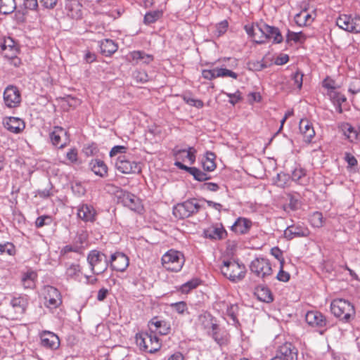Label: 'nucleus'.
I'll list each match as a JSON object with an SVG mask.
<instances>
[{
    "label": "nucleus",
    "instance_id": "nucleus-1",
    "mask_svg": "<svg viewBox=\"0 0 360 360\" xmlns=\"http://www.w3.org/2000/svg\"><path fill=\"white\" fill-rule=\"evenodd\" d=\"M220 269L223 276L233 283L242 281L246 274L245 266L233 259L224 260Z\"/></svg>",
    "mask_w": 360,
    "mask_h": 360
},
{
    "label": "nucleus",
    "instance_id": "nucleus-2",
    "mask_svg": "<svg viewBox=\"0 0 360 360\" xmlns=\"http://www.w3.org/2000/svg\"><path fill=\"white\" fill-rule=\"evenodd\" d=\"M136 342L141 350L148 353H154L161 347L160 339L150 330L137 333L136 335Z\"/></svg>",
    "mask_w": 360,
    "mask_h": 360
},
{
    "label": "nucleus",
    "instance_id": "nucleus-3",
    "mask_svg": "<svg viewBox=\"0 0 360 360\" xmlns=\"http://www.w3.org/2000/svg\"><path fill=\"white\" fill-rule=\"evenodd\" d=\"M331 312L341 321L349 322L355 315L352 304L344 299H335L330 304Z\"/></svg>",
    "mask_w": 360,
    "mask_h": 360
},
{
    "label": "nucleus",
    "instance_id": "nucleus-4",
    "mask_svg": "<svg viewBox=\"0 0 360 360\" xmlns=\"http://www.w3.org/2000/svg\"><path fill=\"white\" fill-rule=\"evenodd\" d=\"M86 259L92 274L96 275L103 274L109 266L107 256L96 250H91L87 255Z\"/></svg>",
    "mask_w": 360,
    "mask_h": 360
},
{
    "label": "nucleus",
    "instance_id": "nucleus-5",
    "mask_svg": "<svg viewBox=\"0 0 360 360\" xmlns=\"http://www.w3.org/2000/svg\"><path fill=\"white\" fill-rule=\"evenodd\" d=\"M163 267L169 271L178 272L181 270L185 259L184 255L174 250H169L161 259Z\"/></svg>",
    "mask_w": 360,
    "mask_h": 360
},
{
    "label": "nucleus",
    "instance_id": "nucleus-6",
    "mask_svg": "<svg viewBox=\"0 0 360 360\" xmlns=\"http://www.w3.org/2000/svg\"><path fill=\"white\" fill-rule=\"evenodd\" d=\"M200 208L199 200L191 198L174 206L173 214L176 218L185 219L198 213Z\"/></svg>",
    "mask_w": 360,
    "mask_h": 360
},
{
    "label": "nucleus",
    "instance_id": "nucleus-7",
    "mask_svg": "<svg viewBox=\"0 0 360 360\" xmlns=\"http://www.w3.org/2000/svg\"><path fill=\"white\" fill-rule=\"evenodd\" d=\"M250 269L252 274L263 280L271 276L273 273L270 261L264 257H257L252 260Z\"/></svg>",
    "mask_w": 360,
    "mask_h": 360
},
{
    "label": "nucleus",
    "instance_id": "nucleus-8",
    "mask_svg": "<svg viewBox=\"0 0 360 360\" xmlns=\"http://www.w3.org/2000/svg\"><path fill=\"white\" fill-rule=\"evenodd\" d=\"M337 25L347 32H360V17L352 15H340L336 20Z\"/></svg>",
    "mask_w": 360,
    "mask_h": 360
},
{
    "label": "nucleus",
    "instance_id": "nucleus-9",
    "mask_svg": "<svg viewBox=\"0 0 360 360\" xmlns=\"http://www.w3.org/2000/svg\"><path fill=\"white\" fill-rule=\"evenodd\" d=\"M116 169L123 174L139 173L141 171L140 164L126 155H119L115 162Z\"/></svg>",
    "mask_w": 360,
    "mask_h": 360
},
{
    "label": "nucleus",
    "instance_id": "nucleus-10",
    "mask_svg": "<svg viewBox=\"0 0 360 360\" xmlns=\"http://www.w3.org/2000/svg\"><path fill=\"white\" fill-rule=\"evenodd\" d=\"M3 98L5 105L9 108L18 107L21 103L20 92L13 85H9L4 89Z\"/></svg>",
    "mask_w": 360,
    "mask_h": 360
},
{
    "label": "nucleus",
    "instance_id": "nucleus-11",
    "mask_svg": "<svg viewBox=\"0 0 360 360\" xmlns=\"http://www.w3.org/2000/svg\"><path fill=\"white\" fill-rule=\"evenodd\" d=\"M43 293L45 300L44 304L46 307L53 309L62 303L60 293L55 287L51 285L45 286Z\"/></svg>",
    "mask_w": 360,
    "mask_h": 360
},
{
    "label": "nucleus",
    "instance_id": "nucleus-12",
    "mask_svg": "<svg viewBox=\"0 0 360 360\" xmlns=\"http://www.w3.org/2000/svg\"><path fill=\"white\" fill-rule=\"evenodd\" d=\"M49 138L51 143L59 148H64L69 143V136L61 127H54L52 131L49 134Z\"/></svg>",
    "mask_w": 360,
    "mask_h": 360
},
{
    "label": "nucleus",
    "instance_id": "nucleus-13",
    "mask_svg": "<svg viewBox=\"0 0 360 360\" xmlns=\"http://www.w3.org/2000/svg\"><path fill=\"white\" fill-rule=\"evenodd\" d=\"M108 262L112 270L121 272L125 271L129 264L128 257L120 252L111 255Z\"/></svg>",
    "mask_w": 360,
    "mask_h": 360
},
{
    "label": "nucleus",
    "instance_id": "nucleus-14",
    "mask_svg": "<svg viewBox=\"0 0 360 360\" xmlns=\"http://www.w3.org/2000/svg\"><path fill=\"white\" fill-rule=\"evenodd\" d=\"M264 26H266L265 23L252 26H245L247 34L252 39L253 41L257 44H264L266 41V34L263 32Z\"/></svg>",
    "mask_w": 360,
    "mask_h": 360
},
{
    "label": "nucleus",
    "instance_id": "nucleus-15",
    "mask_svg": "<svg viewBox=\"0 0 360 360\" xmlns=\"http://www.w3.org/2000/svg\"><path fill=\"white\" fill-rule=\"evenodd\" d=\"M297 351L290 343H285L279 347L276 355L271 360H297Z\"/></svg>",
    "mask_w": 360,
    "mask_h": 360
},
{
    "label": "nucleus",
    "instance_id": "nucleus-16",
    "mask_svg": "<svg viewBox=\"0 0 360 360\" xmlns=\"http://www.w3.org/2000/svg\"><path fill=\"white\" fill-rule=\"evenodd\" d=\"M41 345L52 350L59 347L60 340L58 335L49 330L42 331L40 335Z\"/></svg>",
    "mask_w": 360,
    "mask_h": 360
},
{
    "label": "nucleus",
    "instance_id": "nucleus-17",
    "mask_svg": "<svg viewBox=\"0 0 360 360\" xmlns=\"http://www.w3.org/2000/svg\"><path fill=\"white\" fill-rule=\"evenodd\" d=\"M310 233L308 228L301 224L288 226L284 231V237L288 240L294 238L307 237Z\"/></svg>",
    "mask_w": 360,
    "mask_h": 360
},
{
    "label": "nucleus",
    "instance_id": "nucleus-18",
    "mask_svg": "<svg viewBox=\"0 0 360 360\" xmlns=\"http://www.w3.org/2000/svg\"><path fill=\"white\" fill-rule=\"evenodd\" d=\"M4 127L10 132L20 134L25 128L23 120L16 117H6L3 120Z\"/></svg>",
    "mask_w": 360,
    "mask_h": 360
},
{
    "label": "nucleus",
    "instance_id": "nucleus-19",
    "mask_svg": "<svg viewBox=\"0 0 360 360\" xmlns=\"http://www.w3.org/2000/svg\"><path fill=\"white\" fill-rule=\"evenodd\" d=\"M124 206L127 207L132 211L141 213L143 210V205L141 200L134 194L128 192L123 193L120 197Z\"/></svg>",
    "mask_w": 360,
    "mask_h": 360
},
{
    "label": "nucleus",
    "instance_id": "nucleus-20",
    "mask_svg": "<svg viewBox=\"0 0 360 360\" xmlns=\"http://www.w3.org/2000/svg\"><path fill=\"white\" fill-rule=\"evenodd\" d=\"M149 330L157 335H167L171 330L170 324L164 320H160L158 317L153 318L148 323Z\"/></svg>",
    "mask_w": 360,
    "mask_h": 360
},
{
    "label": "nucleus",
    "instance_id": "nucleus-21",
    "mask_svg": "<svg viewBox=\"0 0 360 360\" xmlns=\"http://www.w3.org/2000/svg\"><path fill=\"white\" fill-rule=\"evenodd\" d=\"M305 320L307 323L312 327L323 328L327 326L326 317L318 311H308L305 315Z\"/></svg>",
    "mask_w": 360,
    "mask_h": 360
},
{
    "label": "nucleus",
    "instance_id": "nucleus-22",
    "mask_svg": "<svg viewBox=\"0 0 360 360\" xmlns=\"http://www.w3.org/2000/svg\"><path fill=\"white\" fill-rule=\"evenodd\" d=\"M203 235L211 240H221L226 236L227 232L221 224H215L205 229Z\"/></svg>",
    "mask_w": 360,
    "mask_h": 360
},
{
    "label": "nucleus",
    "instance_id": "nucleus-23",
    "mask_svg": "<svg viewBox=\"0 0 360 360\" xmlns=\"http://www.w3.org/2000/svg\"><path fill=\"white\" fill-rule=\"evenodd\" d=\"M82 5L77 0H68L65 10L67 15L72 19L79 20L82 17Z\"/></svg>",
    "mask_w": 360,
    "mask_h": 360
},
{
    "label": "nucleus",
    "instance_id": "nucleus-24",
    "mask_svg": "<svg viewBox=\"0 0 360 360\" xmlns=\"http://www.w3.org/2000/svg\"><path fill=\"white\" fill-rule=\"evenodd\" d=\"M10 305L17 315H22L28 305V298L26 295L13 297L10 301Z\"/></svg>",
    "mask_w": 360,
    "mask_h": 360
},
{
    "label": "nucleus",
    "instance_id": "nucleus-25",
    "mask_svg": "<svg viewBox=\"0 0 360 360\" xmlns=\"http://www.w3.org/2000/svg\"><path fill=\"white\" fill-rule=\"evenodd\" d=\"M174 165L179 169L185 170L191 174L195 180L198 181H204L210 179V176L196 167H188L181 162L176 161Z\"/></svg>",
    "mask_w": 360,
    "mask_h": 360
},
{
    "label": "nucleus",
    "instance_id": "nucleus-26",
    "mask_svg": "<svg viewBox=\"0 0 360 360\" xmlns=\"http://www.w3.org/2000/svg\"><path fill=\"white\" fill-rule=\"evenodd\" d=\"M96 210L91 205L83 204L77 209V216L85 222H93L96 219Z\"/></svg>",
    "mask_w": 360,
    "mask_h": 360
},
{
    "label": "nucleus",
    "instance_id": "nucleus-27",
    "mask_svg": "<svg viewBox=\"0 0 360 360\" xmlns=\"http://www.w3.org/2000/svg\"><path fill=\"white\" fill-rule=\"evenodd\" d=\"M196 150L193 147H188V149H181L176 146L173 149V155L176 161L181 159V154H185V159H187L191 165H193L195 161Z\"/></svg>",
    "mask_w": 360,
    "mask_h": 360
},
{
    "label": "nucleus",
    "instance_id": "nucleus-28",
    "mask_svg": "<svg viewBox=\"0 0 360 360\" xmlns=\"http://www.w3.org/2000/svg\"><path fill=\"white\" fill-rule=\"evenodd\" d=\"M316 17L314 11L309 13L306 9L301 11L295 16V23L300 27L306 26L311 24Z\"/></svg>",
    "mask_w": 360,
    "mask_h": 360
},
{
    "label": "nucleus",
    "instance_id": "nucleus-29",
    "mask_svg": "<svg viewBox=\"0 0 360 360\" xmlns=\"http://www.w3.org/2000/svg\"><path fill=\"white\" fill-rule=\"evenodd\" d=\"M252 221L244 217H239L232 225L231 229L236 233L245 234L248 233L252 226Z\"/></svg>",
    "mask_w": 360,
    "mask_h": 360
},
{
    "label": "nucleus",
    "instance_id": "nucleus-30",
    "mask_svg": "<svg viewBox=\"0 0 360 360\" xmlns=\"http://www.w3.org/2000/svg\"><path fill=\"white\" fill-rule=\"evenodd\" d=\"M300 132L303 134L305 141L310 142L315 136L312 124L307 119H302L299 126Z\"/></svg>",
    "mask_w": 360,
    "mask_h": 360
},
{
    "label": "nucleus",
    "instance_id": "nucleus-31",
    "mask_svg": "<svg viewBox=\"0 0 360 360\" xmlns=\"http://www.w3.org/2000/svg\"><path fill=\"white\" fill-rule=\"evenodd\" d=\"M257 298L263 302L270 303L273 302L274 297L270 289L263 285L257 286L254 292Z\"/></svg>",
    "mask_w": 360,
    "mask_h": 360
},
{
    "label": "nucleus",
    "instance_id": "nucleus-32",
    "mask_svg": "<svg viewBox=\"0 0 360 360\" xmlns=\"http://www.w3.org/2000/svg\"><path fill=\"white\" fill-rule=\"evenodd\" d=\"M89 167L96 175L100 177L103 178L108 175V167L101 160H91L89 162Z\"/></svg>",
    "mask_w": 360,
    "mask_h": 360
},
{
    "label": "nucleus",
    "instance_id": "nucleus-33",
    "mask_svg": "<svg viewBox=\"0 0 360 360\" xmlns=\"http://www.w3.org/2000/svg\"><path fill=\"white\" fill-rule=\"evenodd\" d=\"M266 34V41L272 40L274 44H280L283 38L278 28L266 25L264 26L263 32Z\"/></svg>",
    "mask_w": 360,
    "mask_h": 360
},
{
    "label": "nucleus",
    "instance_id": "nucleus-34",
    "mask_svg": "<svg viewBox=\"0 0 360 360\" xmlns=\"http://www.w3.org/2000/svg\"><path fill=\"white\" fill-rule=\"evenodd\" d=\"M1 48L4 51L5 56L10 58H15L18 53V49L15 45V42L10 37L4 40V44L1 45Z\"/></svg>",
    "mask_w": 360,
    "mask_h": 360
},
{
    "label": "nucleus",
    "instance_id": "nucleus-35",
    "mask_svg": "<svg viewBox=\"0 0 360 360\" xmlns=\"http://www.w3.org/2000/svg\"><path fill=\"white\" fill-rule=\"evenodd\" d=\"M117 44L112 39H105L100 41V49L102 54L110 56L117 50Z\"/></svg>",
    "mask_w": 360,
    "mask_h": 360
},
{
    "label": "nucleus",
    "instance_id": "nucleus-36",
    "mask_svg": "<svg viewBox=\"0 0 360 360\" xmlns=\"http://www.w3.org/2000/svg\"><path fill=\"white\" fill-rule=\"evenodd\" d=\"M291 178L292 181L302 186H306L309 183L305 169L300 167L295 168L292 172Z\"/></svg>",
    "mask_w": 360,
    "mask_h": 360
},
{
    "label": "nucleus",
    "instance_id": "nucleus-37",
    "mask_svg": "<svg viewBox=\"0 0 360 360\" xmlns=\"http://www.w3.org/2000/svg\"><path fill=\"white\" fill-rule=\"evenodd\" d=\"M37 274L32 270H28L22 276L21 282L25 288H33L35 285V281Z\"/></svg>",
    "mask_w": 360,
    "mask_h": 360
},
{
    "label": "nucleus",
    "instance_id": "nucleus-38",
    "mask_svg": "<svg viewBox=\"0 0 360 360\" xmlns=\"http://www.w3.org/2000/svg\"><path fill=\"white\" fill-rule=\"evenodd\" d=\"M198 321L205 328H212V330L218 329V326L213 321V317L210 313L205 312L200 314Z\"/></svg>",
    "mask_w": 360,
    "mask_h": 360
},
{
    "label": "nucleus",
    "instance_id": "nucleus-39",
    "mask_svg": "<svg viewBox=\"0 0 360 360\" xmlns=\"http://www.w3.org/2000/svg\"><path fill=\"white\" fill-rule=\"evenodd\" d=\"M162 15L163 11L162 9L148 11L144 15L143 23L147 25L153 24L161 18Z\"/></svg>",
    "mask_w": 360,
    "mask_h": 360
},
{
    "label": "nucleus",
    "instance_id": "nucleus-40",
    "mask_svg": "<svg viewBox=\"0 0 360 360\" xmlns=\"http://www.w3.org/2000/svg\"><path fill=\"white\" fill-rule=\"evenodd\" d=\"M215 155L212 152L207 151L205 153V158L203 159L202 164V167L207 172H212L216 168V164L214 162Z\"/></svg>",
    "mask_w": 360,
    "mask_h": 360
},
{
    "label": "nucleus",
    "instance_id": "nucleus-41",
    "mask_svg": "<svg viewBox=\"0 0 360 360\" xmlns=\"http://www.w3.org/2000/svg\"><path fill=\"white\" fill-rule=\"evenodd\" d=\"M131 57L132 60H135L136 63L141 61L144 64H149L150 62L153 60V56L152 55L147 54L140 51L131 52Z\"/></svg>",
    "mask_w": 360,
    "mask_h": 360
},
{
    "label": "nucleus",
    "instance_id": "nucleus-42",
    "mask_svg": "<svg viewBox=\"0 0 360 360\" xmlns=\"http://www.w3.org/2000/svg\"><path fill=\"white\" fill-rule=\"evenodd\" d=\"M226 306V314L232 321L231 324L237 326L239 323L238 320V306L236 304H227Z\"/></svg>",
    "mask_w": 360,
    "mask_h": 360
},
{
    "label": "nucleus",
    "instance_id": "nucleus-43",
    "mask_svg": "<svg viewBox=\"0 0 360 360\" xmlns=\"http://www.w3.org/2000/svg\"><path fill=\"white\" fill-rule=\"evenodd\" d=\"M16 8L15 0H0V13L3 14L12 13Z\"/></svg>",
    "mask_w": 360,
    "mask_h": 360
},
{
    "label": "nucleus",
    "instance_id": "nucleus-44",
    "mask_svg": "<svg viewBox=\"0 0 360 360\" xmlns=\"http://www.w3.org/2000/svg\"><path fill=\"white\" fill-rule=\"evenodd\" d=\"M306 40L305 34L302 32H295L290 30H288L286 34V42L289 43L290 41H293L295 43H303Z\"/></svg>",
    "mask_w": 360,
    "mask_h": 360
},
{
    "label": "nucleus",
    "instance_id": "nucleus-45",
    "mask_svg": "<svg viewBox=\"0 0 360 360\" xmlns=\"http://www.w3.org/2000/svg\"><path fill=\"white\" fill-rule=\"evenodd\" d=\"M310 224L315 228H321L323 226L324 220L323 214L319 212H314L309 219Z\"/></svg>",
    "mask_w": 360,
    "mask_h": 360
},
{
    "label": "nucleus",
    "instance_id": "nucleus-46",
    "mask_svg": "<svg viewBox=\"0 0 360 360\" xmlns=\"http://www.w3.org/2000/svg\"><path fill=\"white\" fill-rule=\"evenodd\" d=\"M81 273V267L78 264H70L65 271L68 278L77 279Z\"/></svg>",
    "mask_w": 360,
    "mask_h": 360
},
{
    "label": "nucleus",
    "instance_id": "nucleus-47",
    "mask_svg": "<svg viewBox=\"0 0 360 360\" xmlns=\"http://www.w3.org/2000/svg\"><path fill=\"white\" fill-rule=\"evenodd\" d=\"M200 284V281L197 278L191 279L186 283L182 284L179 288V291L181 293L187 294L191 290L197 288Z\"/></svg>",
    "mask_w": 360,
    "mask_h": 360
},
{
    "label": "nucleus",
    "instance_id": "nucleus-48",
    "mask_svg": "<svg viewBox=\"0 0 360 360\" xmlns=\"http://www.w3.org/2000/svg\"><path fill=\"white\" fill-rule=\"evenodd\" d=\"M170 307L179 314L184 315L185 313L188 314L187 304L184 301L172 303Z\"/></svg>",
    "mask_w": 360,
    "mask_h": 360
},
{
    "label": "nucleus",
    "instance_id": "nucleus-49",
    "mask_svg": "<svg viewBox=\"0 0 360 360\" xmlns=\"http://www.w3.org/2000/svg\"><path fill=\"white\" fill-rule=\"evenodd\" d=\"M216 75L217 77H231L233 79H236L238 78V74L230 70H228L226 68H216Z\"/></svg>",
    "mask_w": 360,
    "mask_h": 360
},
{
    "label": "nucleus",
    "instance_id": "nucleus-50",
    "mask_svg": "<svg viewBox=\"0 0 360 360\" xmlns=\"http://www.w3.org/2000/svg\"><path fill=\"white\" fill-rule=\"evenodd\" d=\"M53 222V219L49 215H41L37 218L35 226L37 228L43 227L46 225H50Z\"/></svg>",
    "mask_w": 360,
    "mask_h": 360
},
{
    "label": "nucleus",
    "instance_id": "nucleus-51",
    "mask_svg": "<svg viewBox=\"0 0 360 360\" xmlns=\"http://www.w3.org/2000/svg\"><path fill=\"white\" fill-rule=\"evenodd\" d=\"M290 176L285 173H279L276 176L275 183L279 187L284 188L288 185Z\"/></svg>",
    "mask_w": 360,
    "mask_h": 360
},
{
    "label": "nucleus",
    "instance_id": "nucleus-52",
    "mask_svg": "<svg viewBox=\"0 0 360 360\" xmlns=\"http://www.w3.org/2000/svg\"><path fill=\"white\" fill-rule=\"evenodd\" d=\"M15 252V247L12 243H6L4 244L0 243V255L6 253L8 255H14Z\"/></svg>",
    "mask_w": 360,
    "mask_h": 360
},
{
    "label": "nucleus",
    "instance_id": "nucleus-53",
    "mask_svg": "<svg viewBox=\"0 0 360 360\" xmlns=\"http://www.w3.org/2000/svg\"><path fill=\"white\" fill-rule=\"evenodd\" d=\"M329 96L334 104H342L346 101L345 96L335 91H331L329 93Z\"/></svg>",
    "mask_w": 360,
    "mask_h": 360
},
{
    "label": "nucleus",
    "instance_id": "nucleus-54",
    "mask_svg": "<svg viewBox=\"0 0 360 360\" xmlns=\"http://www.w3.org/2000/svg\"><path fill=\"white\" fill-rule=\"evenodd\" d=\"M292 80L293 81V85L300 89L302 86L303 74L300 71L295 72L292 75Z\"/></svg>",
    "mask_w": 360,
    "mask_h": 360
},
{
    "label": "nucleus",
    "instance_id": "nucleus-55",
    "mask_svg": "<svg viewBox=\"0 0 360 360\" xmlns=\"http://www.w3.org/2000/svg\"><path fill=\"white\" fill-rule=\"evenodd\" d=\"M184 100L187 104L191 106L196 107L198 108H202L204 105L203 102L200 99H195L191 97L184 96Z\"/></svg>",
    "mask_w": 360,
    "mask_h": 360
},
{
    "label": "nucleus",
    "instance_id": "nucleus-56",
    "mask_svg": "<svg viewBox=\"0 0 360 360\" xmlns=\"http://www.w3.org/2000/svg\"><path fill=\"white\" fill-rule=\"evenodd\" d=\"M227 97L229 98V103H231L232 105H235L237 103H238L241 99H242V97H241V94L239 91H236L235 93L233 94H231V93H224Z\"/></svg>",
    "mask_w": 360,
    "mask_h": 360
},
{
    "label": "nucleus",
    "instance_id": "nucleus-57",
    "mask_svg": "<svg viewBox=\"0 0 360 360\" xmlns=\"http://www.w3.org/2000/svg\"><path fill=\"white\" fill-rule=\"evenodd\" d=\"M127 148L124 146H115L110 151V157L113 158L117 155H124L123 154L127 152Z\"/></svg>",
    "mask_w": 360,
    "mask_h": 360
},
{
    "label": "nucleus",
    "instance_id": "nucleus-58",
    "mask_svg": "<svg viewBox=\"0 0 360 360\" xmlns=\"http://www.w3.org/2000/svg\"><path fill=\"white\" fill-rule=\"evenodd\" d=\"M216 68H213L211 70H202V77L208 80H212L215 78H217L216 75Z\"/></svg>",
    "mask_w": 360,
    "mask_h": 360
},
{
    "label": "nucleus",
    "instance_id": "nucleus-59",
    "mask_svg": "<svg viewBox=\"0 0 360 360\" xmlns=\"http://www.w3.org/2000/svg\"><path fill=\"white\" fill-rule=\"evenodd\" d=\"M283 264H281L280 271H278V273L276 276V278L279 281L287 282L290 279V274L288 272L283 271Z\"/></svg>",
    "mask_w": 360,
    "mask_h": 360
},
{
    "label": "nucleus",
    "instance_id": "nucleus-60",
    "mask_svg": "<svg viewBox=\"0 0 360 360\" xmlns=\"http://www.w3.org/2000/svg\"><path fill=\"white\" fill-rule=\"evenodd\" d=\"M271 254L280 262V264H283V252L278 247L271 248Z\"/></svg>",
    "mask_w": 360,
    "mask_h": 360
},
{
    "label": "nucleus",
    "instance_id": "nucleus-61",
    "mask_svg": "<svg viewBox=\"0 0 360 360\" xmlns=\"http://www.w3.org/2000/svg\"><path fill=\"white\" fill-rule=\"evenodd\" d=\"M349 92L353 95L352 101L359 103L360 100V89L353 87L352 85L349 88Z\"/></svg>",
    "mask_w": 360,
    "mask_h": 360
},
{
    "label": "nucleus",
    "instance_id": "nucleus-62",
    "mask_svg": "<svg viewBox=\"0 0 360 360\" xmlns=\"http://www.w3.org/2000/svg\"><path fill=\"white\" fill-rule=\"evenodd\" d=\"M227 27H228V22L226 20L222 21V22H219V24H217V25L216 27V31L217 32V34L219 36H220V35L224 34L226 32Z\"/></svg>",
    "mask_w": 360,
    "mask_h": 360
},
{
    "label": "nucleus",
    "instance_id": "nucleus-63",
    "mask_svg": "<svg viewBox=\"0 0 360 360\" xmlns=\"http://www.w3.org/2000/svg\"><path fill=\"white\" fill-rule=\"evenodd\" d=\"M66 158L70 162L74 163L77 160V151L75 148H71L66 154Z\"/></svg>",
    "mask_w": 360,
    "mask_h": 360
},
{
    "label": "nucleus",
    "instance_id": "nucleus-64",
    "mask_svg": "<svg viewBox=\"0 0 360 360\" xmlns=\"http://www.w3.org/2000/svg\"><path fill=\"white\" fill-rule=\"evenodd\" d=\"M23 5L25 8L36 10L38 8L37 0H24Z\"/></svg>",
    "mask_w": 360,
    "mask_h": 360
}]
</instances>
